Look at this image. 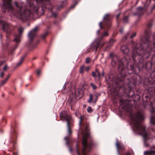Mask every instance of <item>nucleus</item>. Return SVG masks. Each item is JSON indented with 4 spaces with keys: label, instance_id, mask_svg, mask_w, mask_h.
I'll list each match as a JSON object with an SVG mask.
<instances>
[{
    "label": "nucleus",
    "instance_id": "nucleus-38",
    "mask_svg": "<svg viewBox=\"0 0 155 155\" xmlns=\"http://www.w3.org/2000/svg\"><path fill=\"white\" fill-rule=\"evenodd\" d=\"M87 111L88 112L90 113L92 111L91 108L90 107H88L87 108Z\"/></svg>",
    "mask_w": 155,
    "mask_h": 155
},
{
    "label": "nucleus",
    "instance_id": "nucleus-36",
    "mask_svg": "<svg viewBox=\"0 0 155 155\" xmlns=\"http://www.w3.org/2000/svg\"><path fill=\"white\" fill-rule=\"evenodd\" d=\"M8 68V66L7 64L5 65L3 68V70L4 71H6Z\"/></svg>",
    "mask_w": 155,
    "mask_h": 155
},
{
    "label": "nucleus",
    "instance_id": "nucleus-53",
    "mask_svg": "<svg viewBox=\"0 0 155 155\" xmlns=\"http://www.w3.org/2000/svg\"><path fill=\"white\" fill-rule=\"evenodd\" d=\"M148 6V5H145V6H144V8H146H146H147V7Z\"/></svg>",
    "mask_w": 155,
    "mask_h": 155
},
{
    "label": "nucleus",
    "instance_id": "nucleus-26",
    "mask_svg": "<svg viewBox=\"0 0 155 155\" xmlns=\"http://www.w3.org/2000/svg\"><path fill=\"white\" fill-rule=\"evenodd\" d=\"M84 66L83 65L80 66L79 69V72L80 74H83L84 73Z\"/></svg>",
    "mask_w": 155,
    "mask_h": 155
},
{
    "label": "nucleus",
    "instance_id": "nucleus-11",
    "mask_svg": "<svg viewBox=\"0 0 155 155\" xmlns=\"http://www.w3.org/2000/svg\"><path fill=\"white\" fill-rule=\"evenodd\" d=\"M120 102L121 104L122 107L125 110L127 111H130V108L131 106L129 104V101L128 100H125V101L120 100Z\"/></svg>",
    "mask_w": 155,
    "mask_h": 155
},
{
    "label": "nucleus",
    "instance_id": "nucleus-17",
    "mask_svg": "<svg viewBox=\"0 0 155 155\" xmlns=\"http://www.w3.org/2000/svg\"><path fill=\"white\" fill-rule=\"evenodd\" d=\"M136 35L135 33H134L133 34H130V32H128L126 35V36L122 39V41H125L127 39L130 38H132L135 37Z\"/></svg>",
    "mask_w": 155,
    "mask_h": 155
},
{
    "label": "nucleus",
    "instance_id": "nucleus-18",
    "mask_svg": "<svg viewBox=\"0 0 155 155\" xmlns=\"http://www.w3.org/2000/svg\"><path fill=\"white\" fill-rule=\"evenodd\" d=\"M143 8L141 7L138 8L137 9V12L134 13L133 15L134 16L138 15L140 16L143 13Z\"/></svg>",
    "mask_w": 155,
    "mask_h": 155
},
{
    "label": "nucleus",
    "instance_id": "nucleus-47",
    "mask_svg": "<svg viewBox=\"0 0 155 155\" xmlns=\"http://www.w3.org/2000/svg\"><path fill=\"white\" fill-rule=\"evenodd\" d=\"M151 149H155V145L151 147Z\"/></svg>",
    "mask_w": 155,
    "mask_h": 155
},
{
    "label": "nucleus",
    "instance_id": "nucleus-55",
    "mask_svg": "<svg viewBox=\"0 0 155 155\" xmlns=\"http://www.w3.org/2000/svg\"><path fill=\"white\" fill-rule=\"evenodd\" d=\"M36 57H33V58L32 59V60H34L36 59Z\"/></svg>",
    "mask_w": 155,
    "mask_h": 155
},
{
    "label": "nucleus",
    "instance_id": "nucleus-10",
    "mask_svg": "<svg viewBox=\"0 0 155 155\" xmlns=\"http://www.w3.org/2000/svg\"><path fill=\"white\" fill-rule=\"evenodd\" d=\"M52 0H36L37 3H41L45 6V8L52 10L53 6L51 4V2Z\"/></svg>",
    "mask_w": 155,
    "mask_h": 155
},
{
    "label": "nucleus",
    "instance_id": "nucleus-12",
    "mask_svg": "<svg viewBox=\"0 0 155 155\" xmlns=\"http://www.w3.org/2000/svg\"><path fill=\"white\" fill-rule=\"evenodd\" d=\"M24 28L21 26H20L18 28V30L19 34L18 35H15V39L14 41L16 42H18L20 41L21 36L23 32Z\"/></svg>",
    "mask_w": 155,
    "mask_h": 155
},
{
    "label": "nucleus",
    "instance_id": "nucleus-52",
    "mask_svg": "<svg viewBox=\"0 0 155 155\" xmlns=\"http://www.w3.org/2000/svg\"><path fill=\"white\" fill-rule=\"evenodd\" d=\"M125 155H131L129 153H126Z\"/></svg>",
    "mask_w": 155,
    "mask_h": 155
},
{
    "label": "nucleus",
    "instance_id": "nucleus-14",
    "mask_svg": "<svg viewBox=\"0 0 155 155\" xmlns=\"http://www.w3.org/2000/svg\"><path fill=\"white\" fill-rule=\"evenodd\" d=\"M3 29L7 33L10 34L11 32V30L9 28V25L7 22H5L3 23Z\"/></svg>",
    "mask_w": 155,
    "mask_h": 155
},
{
    "label": "nucleus",
    "instance_id": "nucleus-46",
    "mask_svg": "<svg viewBox=\"0 0 155 155\" xmlns=\"http://www.w3.org/2000/svg\"><path fill=\"white\" fill-rule=\"evenodd\" d=\"M77 2H76V3L74 5L71 6V8H74V7L75 6L77 5Z\"/></svg>",
    "mask_w": 155,
    "mask_h": 155
},
{
    "label": "nucleus",
    "instance_id": "nucleus-43",
    "mask_svg": "<svg viewBox=\"0 0 155 155\" xmlns=\"http://www.w3.org/2000/svg\"><path fill=\"white\" fill-rule=\"evenodd\" d=\"M152 26V24L151 23H149L147 25V27L149 28H151Z\"/></svg>",
    "mask_w": 155,
    "mask_h": 155
},
{
    "label": "nucleus",
    "instance_id": "nucleus-31",
    "mask_svg": "<svg viewBox=\"0 0 155 155\" xmlns=\"http://www.w3.org/2000/svg\"><path fill=\"white\" fill-rule=\"evenodd\" d=\"M95 72L96 73V76H98L99 77V78H100V77H101V75L98 71L96 69L95 71Z\"/></svg>",
    "mask_w": 155,
    "mask_h": 155
},
{
    "label": "nucleus",
    "instance_id": "nucleus-21",
    "mask_svg": "<svg viewBox=\"0 0 155 155\" xmlns=\"http://www.w3.org/2000/svg\"><path fill=\"white\" fill-rule=\"evenodd\" d=\"M25 55H24L21 57V58L20 59V60L19 61V62H18L16 66V67H19L21 65V64L23 62L25 58Z\"/></svg>",
    "mask_w": 155,
    "mask_h": 155
},
{
    "label": "nucleus",
    "instance_id": "nucleus-6",
    "mask_svg": "<svg viewBox=\"0 0 155 155\" xmlns=\"http://www.w3.org/2000/svg\"><path fill=\"white\" fill-rule=\"evenodd\" d=\"M60 117L62 120H65L67 122V125L68 127V132L69 135L71 134V118L70 116L66 114L65 111H63L60 114Z\"/></svg>",
    "mask_w": 155,
    "mask_h": 155
},
{
    "label": "nucleus",
    "instance_id": "nucleus-13",
    "mask_svg": "<svg viewBox=\"0 0 155 155\" xmlns=\"http://www.w3.org/2000/svg\"><path fill=\"white\" fill-rule=\"evenodd\" d=\"M38 30V27H35L33 30L30 31L28 34V37L30 41H31L36 35V31Z\"/></svg>",
    "mask_w": 155,
    "mask_h": 155
},
{
    "label": "nucleus",
    "instance_id": "nucleus-59",
    "mask_svg": "<svg viewBox=\"0 0 155 155\" xmlns=\"http://www.w3.org/2000/svg\"><path fill=\"white\" fill-rule=\"evenodd\" d=\"M103 45H104V44H102V45H101V47H102L103 46Z\"/></svg>",
    "mask_w": 155,
    "mask_h": 155
},
{
    "label": "nucleus",
    "instance_id": "nucleus-56",
    "mask_svg": "<svg viewBox=\"0 0 155 155\" xmlns=\"http://www.w3.org/2000/svg\"><path fill=\"white\" fill-rule=\"evenodd\" d=\"M77 153H78V155H79V152H78V150H77Z\"/></svg>",
    "mask_w": 155,
    "mask_h": 155
},
{
    "label": "nucleus",
    "instance_id": "nucleus-27",
    "mask_svg": "<svg viewBox=\"0 0 155 155\" xmlns=\"http://www.w3.org/2000/svg\"><path fill=\"white\" fill-rule=\"evenodd\" d=\"M153 104V103H152L151 102L150 103V106L151 107V109L150 110V112H151V113H152V114L154 113L155 112L154 107H152Z\"/></svg>",
    "mask_w": 155,
    "mask_h": 155
},
{
    "label": "nucleus",
    "instance_id": "nucleus-20",
    "mask_svg": "<svg viewBox=\"0 0 155 155\" xmlns=\"http://www.w3.org/2000/svg\"><path fill=\"white\" fill-rule=\"evenodd\" d=\"M144 155H155V150H151L145 151Z\"/></svg>",
    "mask_w": 155,
    "mask_h": 155
},
{
    "label": "nucleus",
    "instance_id": "nucleus-54",
    "mask_svg": "<svg viewBox=\"0 0 155 155\" xmlns=\"http://www.w3.org/2000/svg\"><path fill=\"white\" fill-rule=\"evenodd\" d=\"M89 52V50H87L86 51V53H87Z\"/></svg>",
    "mask_w": 155,
    "mask_h": 155
},
{
    "label": "nucleus",
    "instance_id": "nucleus-30",
    "mask_svg": "<svg viewBox=\"0 0 155 155\" xmlns=\"http://www.w3.org/2000/svg\"><path fill=\"white\" fill-rule=\"evenodd\" d=\"M64 139L66 141V144L67 145H68L69 144V142L68 141L69 140V137H66L64 138Z\"/></svg>",
    "mask_w": 155,
    "mask_h": 155
},
{
    "label": "nucleus",
    "instance_id": "nucleus-60",
    "mask_svg": "<svg viewBox=\"0 0 155 155\" xmlns=\"http://www.w3.org/2000/svg\"><path fill=\"white\" fill-rule=\"evenodd\" d=\"M2 96H4V95H3Z\"/></svg>",
    "mask_w": 155,
    "mask_h": 155
},
{
    "label": "nucleus",
    "instance_id": "nucleus-9",
    "mask_svg": "<svg viewBox=\"0 0 155 155\" xmlns=\"http://www.w3.org/2000/svg\"><path fill=\"white\" fill-rule=\"evenodd\" d=\"M108 35V33L107 32H104L102 36L101 40H96L94 41L91 45L90 49H92L93 50L95 49L96 51L97 48L100 44V41L102 40V38L104 37H106Z\"/></svg>",
    "mask_w": 155,
    "mask_h": 155
},
{
    "label": "nucleus",
    "instance_id": "nucleus-8",
    "mask_svg": "<svg viewBox=\"0 0 155 155\" xmlns=\"http://www.w3.org/2000/svg\"><path fill=\"white\" fill-rule=\"evenodd\" d=\"M104 21L105 26L104 27L102 25V23L101 22L99 24L100 28L102 29L105 27V26H106L107 28H109L111 24L110 15L109 14H106L104 17Z\"/></svg>",
    "mask_w": 155,
    "mask_h": 155
},
{
    "label": "nucleus",
    "instance_id": "nucleus-57",
    "mask_svg": "<svg viewBox=\"0 0 155 155\" xmlns=\"http://www.w3.org/2000/svg\"><path fill=\"white\" fill-rule=\"evenodd\" d=\"M13 155H17L16 153H13Z\"/></svg>",
    "mask_w": 155,
    "mask_h": 155
},
{
    "label": "nucleus",
    "instance_id": "nucleus-7",
    "mask_svg": "<svg viewBox=\"0 0 155 155\" xmlns=\"http://www.w3.org/2000/svg\"><path fill=\"white\" fill-rule=\"evenodd\" d=\"M29 5L31 9L38 15H42L44 14V9L43 7H38L35 6L32 2L31 0H30Z\"/></svg>",
    "mask_w": 155,
    "mask_h": 155
},
{
    "label": "nucleus",
    "instance_id": "nucleus-40",
    "mask_svg": "<svg viewBox=\"0 0 155 155\" xmlns=\"http://www.w3.org/2000/svg\"><path fill=\"white\" fill-rule=\"evenodd\" d=\"M64 6V5H60V6L59 7L58 6H57V9H58V10H59L61 8H63V7Z\"/></svg>",
    "mask_w": 155,
    "mask_h": 155
},
{
    "label": "nucleus",
    "instance_id": "nucleus-19",
    "mask_svg": "<svg viewBox=\"0 0 155 155\" xmlns=\"http://www.w3.org/2000/svg\"><path fill=\"white\" fill-rule=\"evenodd\" d=\"M116 145L118 151L119 150H124L125 149V147L123 145L120 143H119L118 142H116Z\"/></svg>",
    "mask_w": 155,
    "mask_h": 155
},
{
    "label": "nucleus",
    "instance_id": "nucleus-45",
    "mask_svg": "<svg viewBox=\"0 0 155 155\" xmlns=\"http://www.w3.org/2000/svg\"><path fill=\"white\" fill-rule=\"evenodd\" d=\"M4 73L3 72H1L0 74V77H3L4 75Z\"/></svg>",
    "mask_w": 155,
    "mask_h": 155
},
{
    "label": "nucleus",
    "instance_id": "nucleus-37",
    "mask_svg": "<svg viewBox=\"0 0 155 155\" xmlns=\"http://www.w3.org/2000/svg\"><path fill=\"white\" fill-rule=\"evenodd\" d=\"M152 84L153 86H154V91H153V93L154 94V95H155V81H154L152 83Z\"/></svg>",
    "mask_w": 155,
    "mask_h": 155
},
{
    "label": "nucleus",
    "instance_id": "nucleus-51",
    "mask_svg": "<svg viewBox=\"0 0 155 155\" xmlns=\"http://www.w3.org/2000/svg\"><path fill=\"white\" fill-rule=\"evenodd\" d=\"M120 32H121V33H122L123 32V30L122 29H120Z\"/></svg>",
    "mask_w": 155,
    "mask_h": 155
},
{
    "label": "nucleus",
    "instance_id": "nucleus-28",
    "mask_svg": "<svg viewBox=\"0 0 155 155\" xmlns=\"http://www.w3.org/2000/svg\"><path fill=\"white\" fill-rule=\"evenodd\" d=\"M129 16L127 15L125 16L123 18V20L124 22L126 23L128 21V18L129 17Z\"/></svg>",
    "mask_w": 155,
    "mask_h": 155
},
{
    "label": "nucleus",
    "instance_id": "nucleus-15",
    "mask_svg": "<svg viewBox=\"0 0 155 155\" xmlns=\"http://www.w3.org/2000/svg\"><path fill=\"white\" fill-rule=\"evenodd\" d=\"M100 95V94L97 93H94L93 95L91 94H89V99L87 101L89 103L91 102L93 96L96 97L95 102H96L98 96Z\"/></svg>",
    "mask_w": 155,
    "mask_h": 155
},
{
    "label": "nucleus",
    "instance_id": "nucleus-4",
    "mask_svg": "<svg viewBox=\"0 0 155 155\" xmlns=\"http://www.w3.org/2000/svg\"><path fill=\"white\" fill-rule=\"evenodd\" d=\"M130 118L131 119V123L135 130L139 134H141L145 140L147 139L148 134L145 130V127L141 124L140 122L141 120L143 119V115L140 112H137L134 114L130 113Z\"/></svg>",
    "mask_w": 155,
    "mask_h": 155
},
{
    "label": "nucleus",
    "instance_id": "nucleus-1",
    "mask_svg": "<svg viewBox=\"0 0 155 155\" xmlns=\"http://www.w3.org/2000/svg\"><path fill=\"white\" fill-rule=\"evenodd\" d=\"M150 32L145 30L144 36L140 37V41L137 43L131 41L132 56L135 62L140 64L143 63L144 58H147L152 51H155V42L150 46L151 42L149 38Z\"/></svg>",
    "mask_w": 155,
    "mask_h": 155
},
{
    "label": "nucleus",
    "instance_id": "nucleus-2",
    "mask_svg": "<svg viewBox=\"0 0 155 155\" xmlns=\"http://www.w3.org/2000/svg\"><path fill=\"white\" fill-rule=\"evenodd\" d=\"M3 5L2 7V11L5 13L6 10L8 12L11 11L15 15H19L20 19L23 21H26L31 17L32 13L28 9L24 8L22 7L21 5L17 2L15 4L17 8L13 10L12 5V0H3Z\"/></svg>",
    "mask_w": 155,
    "mask_h": 155
},
{
    "label": "nucleus",
    "instance_id": "nucleus-41",
    "mask_svg": "<svg viewBox=\"0 0 155 155\" xmlns=\"http://www.w3.org/2000/svg\"><path fill=\"white\" fill-rule=\"evenodd\" d=\"M57 13H53L52 12V16L55 17L57 16Z\"/></svg>",
    "mask_w": 155,
    "mask_h": 155
},
{
    "label": "nucleus",
    "instance_id": "nucleus-24",
    "mask_svg": "<svg viewBox=\"0 0 155 155\" xmlns=\"http://www.w3.org/2000/svg\"><path fill=\"white\" fill-rule=\"evenodd\" d=\"M153 64L150 61L147 62L146 64V67L147 69H149L151 68L152 64Z\"/></svg>",
    "mask_w": 155,
    "mask_h": 155
},
{
    "label": "nucleus",
    "instance_id": "nucleus-33",
    "mask_svg": "<svg viewBox=\"0 0 155 155\" xmlns=\"http://www.w3.org/2000/svg\"><path fill=\"white\" fill-rule=\"evenodd\" d=\"M90 85L93 89H95L97 88L96 86L93 83H91L90 84Z\"/></svg>",
    "mask_w": 155,
    "mask_h": 155
},
{
    "label": "nucleus",
    "instance_id": "nucleus-23",
    "mask_svg": "<svg viewBox=\"0 0 155 155\" xmlns=\"http://www.w3.org/2000/svg\"><path fill=\"white\" fill-rule=\"evenodd\" d=\"M10 77V75H8L7 76V78H5L4 80L2 81L0 83V85L1 86H2L4 85L7 81L9 77Z\"/></svg>",
    "mask_w": 155,
    "mask_h": 155
},
{
    "label": "nucleus",
    "instance_id": "nucleus-35",
    "mask_svg": "<svg viewBox=\"0 0 155 155\" xmlns=\"http://www.w3.org/2000/svg\"><path fill=\"white\" fill-rule=\"evenodd\" d=\"M91 59L89 58H87L85 60V62L86 63L88 64L90 62Z\"/></svg>",
    "mask_w": 155,
    "mask_h": 155
},
{
    "label": "nucleus",
    "instance_id": "nucleus-25",
    "mask_svg": "<svg viewBox=\"0 0 155 155\" xmlns=\"http://www.w3.org/2000/svg\"><path fill=\"white\" fill-rule=\"evenodd\" d=\"M150 122L153 124H155V116L152 115L150 118Z\"/></svg>",
    "mask_w": 155,
    "mask_h": 155
},
{
    "label": "nucleus",
    "instance_id": "nucleus-5",
    "mask_svg": "<svg viewBox=\"0 0 155 155\" xmlns=\"http://www.w3.org/2000/svg\"><path fill=\"white\" fill-rule=\"evenodd\" d=\"M85 117L84 115H81L80 117L79 125L80 126H83L84 130L85 131V133L84 135L83 136V140L82 142L83 147L82 149V155H87L86 153L89 152L92 148L96 146V144L93 140H91L90 142H87V139L89 137V134L88 132V124L86 123V124H83V122Z\"/></svg>",
    "mask_w": 155,
    "mask_h": 155
},
{
    "label": "nucleus",
    "instance_id": "nucleus-44",
    "mask_svg": "<svg viewBox=\"0 0 155 155\" xmlns=\"http://www.w3.org/2000/svg\"><path fill=\"white\" fill-rule=\"evenodd\" d=\"M154 75V77H155V72L154 71L152 72L151 74V77H153V76Z\"/></svg>",
    "mask_w": 155,
    "mask_h": 155
},
{
    "label": "nucleus",
    "instance_id": "nucleus-34",
    "mask_svg": "<svg viewBox=\"0 0 155 155\" xmlns=\"http://www.w3.org/2000/svg\"><path fill=\"white\" fill-rule=\"evenodd\" d=\"M48 33H46L45 34L41 35V38L42 39H44L48 35Z\"/></svg>",
    "mask_w": 155,
    "mask_h": 155
},
{
    "label": "nucleus",
    "instance_id": "nucleus-32",
    "mask_svg": "<svg viewBox=\"0 0 155 155\" xmlns=\"http://www.w3.org/2000/svg\"><path fill=\"white\" fill-rule=\"evenodd\" d=\"M41 70L40 69H38L36 71L37 74L38 76H39L41 74Z\"/></svg>",
    "mask_w": 155,
    "mask_h": 155
},
{
    "label": "nucleus",
    "instance_id": "nucleus-42",
    "mask_svg": "<svg viewBox=\"0 0 155 155\" xmlns=\"http://www.w3.org/2000/svg\"><path fill=\"white\" fill-rule=\"evenodd\" d=\"M92 75L94 77H95L96 76V73L95 71L92 72Z\"/></svg>",
    "mask_w": 155,
    "mask_h": 155
},
{
    "label": "nucleus",
    "instance_id": "nucleus-22",
    "mask_svg": "<svg viewBox=\"0 0 155 155\" xmlns=\"http://www.w3.org/2000/svg\"><path fill=\"white\" fill-rule=\"evenodd\" d=\"M78 95L80 97H82L83 94L84 92L83 90L81 88H78Z\"/></svg>",
    "mask_w": 155,
    "mask_h": 155
},
{
    "label": "nucleus",
    "instance_id": "nucleus-29",
    "mask_svg": "<svg viewBox=\"0 0 155 155\" xmlns=\"http://www.w3.org/2000/svg\"><path fill=\"white\" fill-rule=\"evenodd\" d=\"M152 63L155 65V54L153 56L151 59Z\"/></svg>",
    "mask_w": 155,
    "mask_h": 155
},
{
    "label": "nucleus",
    "instance_id": "nucleus-16",
    "mask_svg": "<svg viewBox=\"0 0 155 155\" xmlns=\"http://www.w3.org/2000/svg\"><path fill=\"white\" fill-rule=\"evenodd\" d=\"M120 49L122 52L125 54H127L129 51V49L126 45H123L121 47Z\"/></svg>",
    "mask_w": 155,
    "mask_h": 155
},
{
    "label": "nucleus",
    "instance_id": "nucleus-49",
    "mask_svg": "<svg viewBox=\"0 0 155 155\" xmlns=\"http://www.w3.org/2000/svg\"><path fill=\"white\" fill-rule=\"evenodd\" d=\"M154 9H155V4L153 6L152 8V10H153Z\"/></svg>",
    "mask_w": 155,
    "mask_h": 155
},
{
    "label": "nucleus",
    "instance_id": "nucleus-58",
    "mask_svg": "<svg viewBox=\"0 0 155 155\" xmlns=\"http://www.w3.org/2000/svg\"><path fill=\"white\" fill-rule=\"evenodd\" d=\"M104 73L103 72V73H102V77H103L104 76Z\"/></svg>",
    "mask_w": 155,
    "mask_h": 155
},
{
    "label": "nucleus",
    "instance_id": "nucleus-39",
    "mask_svg": "<svg viewBox=\"0 0 155 155\" xmlns=\"http://www.w3.org/2000/svg\"><path fill=\"white\" fill-rule=\"evenodd\" d=\"M90 69V66H87L85 68V70L87 72H88Z\"/></svg>",
    "mask_w": 155,
    "mask_h": 155
},
{
    "label": "nucleus",
    "instance_id": "nucleus-50",
    "mask_svg": "<svg viewBox=\"0 0 155 155\" xmlns=\"http://www.w3.org/2000/svg\"><path fill=\"white\" fill-rule=\"evenodd\" d=\"M100 32V30H98V31H97V34L98 35L99 34Z\"/></svg>",
    "mask_w": 155,
    "mask_h": 155
},
{
    "label": "nucleus",
    "instance_id": "nucleus-3",
    "mask_svg": "<svg viewBox=\"0 0 155 155\" xmlns=\"http://www.w3.org/2000/svg\"><path fill=\"white\" fill-rule=\"evenodd\" d=\"M109 56L111 58V64L112 66H115L117 63H118V69L122 76L121 78L119 79L120 81H122L124 78L123 76L124 75V72L128 70H131L132 72L129 73L131 74L133 71L134 65L131 64L126 58H124L120 61V58L117 56L114 55L113 53H110Z\"/></svg>",
    "mask_w": 155,
    "mask_h": 155
},
{
    "label": "nucleus",
    "instance_id": "nucleus-48",
    "mask_svg": "<svg viewBox=\"0 0 155 155\" xmlns=\"http://www.w3.org/2000/svg\"><path fill=\"white\" fill-rule=\"evenodd\" d=\"M120 13H119L118 14L117 16V19L119 17V16H120Z\"/></svg>",
    "mask_w": 155,
    "mask_h": 155
}]
</instances>
